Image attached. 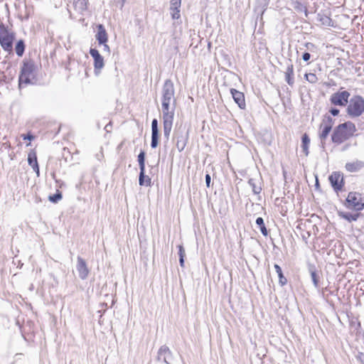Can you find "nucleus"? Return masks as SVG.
Instances as JSON below:
<instances>
[{"label":"nucleus","instance_id":"obj_1","mask_svg":"<svg viewBox=\"0 0 364 364\" xmlns=\"http://www.w3.org/2000/svg\"><path fill=\"white\" fill-rule=\"evenodd\" d=\"M357 129L354 123L350 121L346 122L336 126L331 134L333 143L339 145L354 136Z\"/></svg>","mask_w":364,"mask_h":364},{"label":"nucleus","instance_id":"obj_2","mask_svg":"<svg viewBox=\"0 0 364 364\" xmlns=\"http://www.w3.org/2000/svg\"><path fill=\"white\" fill-rule=\"evenodd\" d=\"M37 66L35 61L32 59H25L23 61V65L18 76V86L21 88L30 84H34L33 82L36 78Z\"/></svg>","mask_w":364,"mask_h":364},{"label":"nucleus","instance_id":"obj_3","mask_svg":"<svg viewBox=\"0 0 364 364\" xmlns=\"http://www.w3.org/2000/svg\"><path fill=\"white\" fill-rule=\"evenodd\" d=\"M164 136L168 141L171 132L176 105L161 103Z\"/></svg>","mask_w":364,"mask_h":364},{"label":"nucleus","instance_id":"obj_4","mask_svg":"<svg viewBox=\"0 0 364 364\" xmlns=\"http://www.w3.org/2000/svg\"><path fill=\"white\" fill-rule=\"evenodd\" d=\"M364 112V99L360 95H355L348 101L346 108L347 114L352 118L360 117Z\"/></svg>","mask_w":364,"mask_h":364},{"label":"nucleus","instance_id":"obj_5","mask_svg":"<svg viewBox=\"0 0 364 364\" xmlns=\"http://www.w3.org/2000/svg\"><path fill=\"white\" fill-rule=\"evenodd\" d=\"M15 39V33L10 31L3 23H0V45L7 52H11L13 42Z\"/></svg>","mask_w":364,"mask_h":364},{"label":"nucleus","instance_id":"obj_6","mask_svg":"<svg viewBox=\"0 0 364 364\" xmlns=\"http://www.w3.org/2000/svg\"><path fill=\"white\" fill-rule=\"evenodd\" d=\"M334 124V120L330 115L326 114L320 124V132L318 134L321 146L322 149H325L326 139H327L329 133L331 132Z\"/></svg>","mask_w":364,"mask_h":364},{"label":"nucleus","instance_id":"obj_7","mask_svg":"<svg viewBox=\"0 0 364 364\" xmlns=\"http://www.w3.org/2000/svg\"><path fill=\"white\" fill-rule=\"evenodd\" d=\"M345 205L348 209L362 210L364 208V197L359 193L350 192L346 199Z\"/></svg>","mask_w":364,"mask_h":364},{"label":"nucleus","instance_id":"obj_8","mask_svg":"<svg viewBox=\"0 0 364 364\" xmlns=\"http://www.w3.org/2000/svg\"><path fill=\"white\" fill-rule=\"evenodd\" d=\"M175 89L173 82L166 80L161 90V103L176 105Z\"/></svg>","mask_w":364,"mask_h":364},{"label":"nucleus","instance_id":"obj_9","mask_svg":"<svg viewBox=\"0 0 364 364\" xmlns=\"http://www.w3.org/2000/svg\"><path fill=\"white\" fill-rule=\"evenodd\" d=\"M350 92L344 91H338L333 93L330 97V102L335 106L346 107L349 101Z\"/></svg>","mask_w":364,"mask_h":364},{"label":"nucleus","instance_id":"obj_10","mask_svg":"<svg viewBox=\"0 0 364 364\" xmlns=\"http://www.w3.org/2000/svg\"><path fill=\"white\" fill-rule=\"evenodd\" d=\"M331 186L336 192L342 189L343 186V178L339 172H333L328 178Z\"/></svg>","mask_w":364,"mask_h":364},{"label":"nucleus","instance_id":"obj_11","mask_svg":"<svg viewBox=\"0 0 364 364\" xmlns=\"http://www.w3.org/2000/svg\"><path fill=\"white\" fill-rule=\"evenodd\" d=\"M77 260L76 269L78 272L79 277L82 280L86 279L90 273L86 262L80 256L77 257Z\"/></svg>","mask_w":364,"mask_h":364},{"label":"nucleus","instance_id":"obj_12","mask_svg":"<svg viewBox=\"0 0 364 364\" xmlns=\"http://www.w3.org/2000/svg\"><path fill=\"white\" fill-rule=\"evenodd\" d=\"M173 354L169 348L166 346L160 347L158 351L157 360L163 361L166 364H171L170 360H172Z\"/></svg>","mask_w":364,"mask_h":364},{"label":"nucleus","instance_id":"obj_13","mask_svg":"<svg viewBox=\"0 0 364 364\" xmlns=\"http://www.w3.org/2000/svg\"><path fill=\"white\" fill-rule=\"evenodd\" d=\"M90 54L94 60L95 70H100L105 65L103 57L96 48H90Z\"/></svg>","mask_w":364,"mask_h":364},{"label":"nucleus","instance_id":"obj_14","mask_svg":"<svg viewBox=\"0 0 364 364\" xmlns=\"http://www.w3.org/2000/svg\"><path fill=\"white\" fill-rule=\"evenodd\" d=\"M159 129L158 127V120L154 119L151 122V146L152 149H155L159 145Z\"/></svg>","mask_w":364,"mask_h":364},{"label":"nucleus","instance_id":"obj_15","mask_svg":"<svg viewBox=\"0 0 364 364\" xmlns=\"http://www.w3.org/2000/svg\"><path fill=\"white\" fill-rule=\"evenodd\" d=\"M175 138L176 139V146L178 150L182 151L188 142V132L183 134L182 132H177L175 133Z\"/></svg>","mask_w":364,"mask_h":364},{"label":"nucleus","instance_id":"obj_16","mask_svg":"<svg viewBox=\"0 0 364 364\" xmlns=\"http://www.w3.org/2000/svg\"><path fill=\"white\" fill-rule=\"evenodd\" d=\"M230 93L234 101L237 104L238 107L240 109H245L246 104L244 94L234 88L230 89Z\"/></svg>","mask_w":364,"mask_h":364},{"label":"nucleus","instance_id":"obj_17","mask_svg":"<svg viewBox=\"0 0 364 364\" xmlns=\"http://www.w3.org/2000/svg\"><path fill=\"white\" fill-rule=\"evenodd\" d=\"M308 271L311 275L314 286L316 288H318L319 287V279L321 275L320 271H318L316 267L313 264H308Z\"/></svg>","mask_w":364,"mask_h":364},{"label":"nucleus","instance_id":"obj_18","mask_svg":"<svg viewBox=\"0 0 364 364\" xmlns=\"http://www.w3.org/2000/svg\"><path fill=\"white\" fill-rule=\"evenodd\" d=\"M97 32L95 35L96 40L99 44H105L108 41V35L102 24L97 26Z\"/></svg>","mask_w":364,"mask_h":364},{"label":"nucleus","instance_id":"obj_19","mask_svg":"<svg viewBox=\"0 0 364 364\" xmlns=\"http://www.w3.org/2000/svg\"><path fill=\"white\" fill-rule=\"evenodd\" d=\"M285 80L289 85L293 86L294 83V65L290 63L288 65L285 72Z\"/></svg>","mask_w":364,"mask_h":364},{"label":"nucleus","instance_id":"obj_20","mask_svg":"<svg viewBox=\"0 0 364 364\" xmlns=\"http://www.w3.org/2000/svg\"><path fill=\"white\" fill-rule=\"evenodd\" d=\"M364 167V162L361 161H356L354 162L347 163L346 168L350 172H355L360 170Z\"/></svg>","mask_w":364,"mask_h":364},{"label":"nucleus","instance_id":"obj_21","mask_svg":"<svg viewBox=\"0 0 364 364\" xmlns=\"http://www.w3.org/2000/svg\"><path fill=\"white\" fill-rule=\"evenodd\" d=\"M248 184L252 188L254 194H259L262 191L261 181L259 179L250 178L248 181Z\"/></svg>","mask_w":364,"mask_h":364},{"label":"nucleus","instance_id":"obj_22","mask_svg":"<svg viewBox=\"0 0 364 364\" xmlns=\"http://www.w3.org/2000/svg\"><path fill=\"white\" fill-rule=\"evenodd\" d=\"M338 214L341 218H343L348 222L356 221L360 216V213H358L353 214L350 213L340 211Z\"/></svg>","mask_w":364,"mask_h":364},{"label":"nucleus","instance_id":"obj_23","mask_svg":"<svg viewBox=\"0 0 364 364\" xmlns=\"http://www.w3.org/2000/svg\"><path fill=\"white\" fill-rule=\"evenodd\" d=\"M139 184L140 186H151V178L145 175V169H143V171L140 170L139 176Z\"/></svg>","mask_w":364,"mask_h":364},{"label":"nucleus","instance_id":"obj_24","mask_svg":"<svg viewBox=\"0 0 364 364\" xmlns=\"http://www.w3.org/2000/svg\"><path fill=\"white\" fill-rule=\"evenodd\" d=\"M301 148L303 150V152L305 154L306 156L309 155V146L310 144V138L308 136L307 134H304L301 136Z\"/></svg>","mask_w":364,"mask_h":364},{"label":"nucleus","instance_id":"obj_25","mask_svg":"<svg viewBox=\"0 0 364 364\" xmlns=\"http://www.w3.org/2000/svg\"><path fill=\"white\" fill-rule=\"evenodd\" d=\"M73 4L77 11L82 12L87 8V0H74Z\"/></svg>","mask_w":364,"mask_h":364},{"label":"nucleus","instance_id":"obj_26","mask_svg":"<svg viewBox=\"0 0 364 364\" xmlns=\"http://www.w3.org/2000/svg\"><path fill=\"white\" fill-rule=\"evenodd\" d=\"M25 43L23 40H19L16 42L15 46V51L18 57H21L25 51Z\"/></svg>","mask_w":364,"mask_h":364},{"label":"nucleus","instance_id":"obj_27","mask_svg":"<svg viewBox=\"0 0 364 364\" xmlns=\"http://www.w3.org/2000/svg\"><path fill=\"white\" fill-rule=\"evenodd\" d=\"M256 225L257 226V228L259 229V230L261 231L262 234L264 235V236H267L268 235V230L264 225V220L261 217H258L257 219H256Z\"/></svg>","mask_w":364,"mask_h":364},{"label":"nucleus","instance_id":"obj_28","mask_svg":"<svg viewBox=\"0 0 364 364\" xmlns=\"http://www.w3.org/2000/svg\"><path fill=\"white\" fill-rule=\"evenodd\" d=\"M274 267L275 269L276 272L278 274L280 284L282 286L285 285L287 283V279L284 277V274L282 273V268L280 267L279 265H278L277 264H275L274 265Z\"/></svg>","mask_w":364,"mask_h":364},{"label":"nucleus","instance_id":"obj_29","mask_svg":"<svg viewBox=\"0 0 364 364\" xmlns=\"http://www.w3.org/2000/svg\"><path fill=\"white\" fill-rule=\"evenodd\" d=\"M145 156L146 154L144 151H141L138 155V162L139 166V169L143 171V169H145Z\"/></svg>","mask_w":364,"mask_h":364},{"label":"nucleus","instance_id":"obj_30","mask_svg":"<svg viewBox=\"0 0 364 364\" xmlns=\"http://www.w3.org/2000/svg\"><path fill=\"white\" fill-rule=\"evenodd\" d=\"M62 193L59 191H57L55 194L49 196L48 200L52 203H57L62 198Z\"/></svg>","mask_w":364,"mask_h":364},{"label":"nucleus","instance_id":"obj_31","mask_svg":"<svg viewBox=\"0 0 364 364\" xmlns=\"http://www.w3.org/2000/svg\"><path fill=\"white\" fill-rule=\"evenodd\" d=\"M35 161L38 162L36 154L34 151H31L28 155V163L33 167Z\"/></svg>","mask_w":364,"mask_h":364},{"label":"nucleus","instance_id":"obj_32","mask_svg":"<svg viewBox=\"0 0 364 364\" xmlns=\"http://www.w3.org/2000/svg\"><path fill=\"white\" fill-rule=\"evenodd\" d=\"M305 79L310 83L314 84L318 81V77L314 73H306L304 75Z\"/></svg>","mask_w":364,"mask_h":364},{"label":"nucleus","instance_id":"obj_33","mask_svg":"<svg viewBox=\"0 0 364 364\" xmlns=\"http://www.w3.org/2000/svg\"><path fill=\"white\" fill-rule=\"evenodd\" d=\"M304 47L309 52H311V53H317V51H318L317 46L311 42H307V43H304Z\"/></svg>","mask_w":364,"mask_h":364},{"label":"nucleus","instance_id":"obj_34","mask_svg":"<svg viewBox=\"0 0 364 364\" xmlns=\"http://www.w3.org/2000/svg\"><path fill=\"white\" fill-rule=\"evenodd\" d=\"M180 8L181 7H178L176 9H170L171 11V17H172L173 19H178L181 17V15H180Z\"/></svg>","mask_w":364,"mask_h":364},{"label":"nucleus","instance_id":"obj_35","mask_svg":"<svg viewBox=\"0 0 364 364\" xmlns=\"http://www.w3.org/2000/svg\"><path fill=\"white\" fill-rule=\"evenodd\" d=\"M171 7L170 9H176L178 7H181V0H171Z\"/></svg>","mask_w":364,"mask_h":364},{"label":"nucleus","instance_id":"obj_36","mask_svg":"<svg viewBox=\"0 0 364 364\" xmlns=\"http://www.w3.org/2000/svg\"><path fill=\"white\" fill-rule=\"evenodd\" d=\"M178 254L179 257H186V251H185L183 246L182 245H178Z\"/></svg>","mask_w":364,"mask_h":364},{"label":"nucleus","instance_id":"obj_37","mask_svg":"<svg viewBox=\"0 0 364 364\" xmlns=\"http://www.w3.org/2000/svg\"><path fill=\"white\" fill-rule=\"evenodd\" d=\"M32 168L35 171V173H36L37 176H40V170H39V166H38V162L35 161L34 165L32 167Z\"/></svg>","mask_w":364,"mask_h":364},{"label":"nucleus","instance_id":"obj_38","mask_svg":"<svg viewBox=\"0 0 364 364\" xmlns=\"http://www.w3.org/2000/svg\"><path fill=\"white\" fill-rule=\"evenodd\" d=\"M311 58V54L309 52H304L302 55V60L305 62H307Z\"/></svg>","mask_w":364,"mask_h":364},{"label":"nucleus","instance_id":"obj_39","mask_svg":"<svg viewBox=\"0 0 364 364\" xmlns=\"http://www.w3.org/2000/svg\"><path fill=\"white\" fill-rule=\"evenodd\" d=\"M257 3L262 6V8H265L267 6L269 0H257Z\"/></svg>","mask_w":364,"mask_h":364},{"label":"nucleus","instance_id":"obj_40","mask_svg":"<svg viewBox=\"0 0 364 364\" xmlns=\"http://www.w3.org/2000/svg\"><path fill=\"white\" fill-rule=\"evenodd\" d=\"M329 112L333 115V116H337L339 114V109H337V108H334V107H332L329 109Z\"/></svg>","mask_w":364,"mask_h":364},{"label":"nucleus","instance_id":"obj_41","mask_svg":"<svg viewBox=\"0 0 364 364\" xmlns=\"http://www.w3.org/2000/svg\"><path fill=\"white\" fill-rule=\"evenodd\" d=\"M22 137H23V139L24 140H29V141H31L34 139V136L31 134H23L22 135Z\"/></svg>","mask_w":364,"mask_h":364},{"label":"nucleus","instance_id":"obj_42","mask_svg":"<svg viewBox=\"0 0 364 364\" xmlns=\"http://www.w3.org/2000/svg\"><path fill=\"white\" fill-rule=\"evenodd\" d=\"M211 177L209 173L205 175V184L207 187L210 186Z\"/></svg>","mask_w":364,"mask_h":364},{"label":"nucleus","instance_id":"obj_43","mask_svg":"<svg viewBox=\"0 0 364 364\" xmlns=\"http://www.w3.org/2000/svg\"><path fill=\"white\" fill-rule=\"evenodd\" d=\"M357 358L362 363L364 364V353H360L358 356H357Z\"/></svg>","mask_w":364,"mask_h":364},{"label":"nucleus","instance_id":"obj_44","mask_svg":"<svg viewBox=\"0 0 364 364\" xmlns=\"http://www.w3.org/2000/svg\"><path fill=\"white\" fill-rule=\"evenodd\" d=\"M102 45H103V50H104V51H106L108 53H110V48H109V46L107 44V43H105V44H102Z\"/></svg>","mask_w":364,"mask_h":364},{"label":"nucleus","instance_id":"obj_45","mask_svg":"<svg viewBox=\"0 0 364 364\" xmlns=\"http://www.w3.org/2000/svg\"><path fill=\"white\" fill-rule=\"evenodd\" d=\"M184 257H179V263L181 267H184Z\"/></svg>","mask_w":364,"mask_h":364},{"label":"nucleus","instance_id":"obj_46","mask_svg":"<svg viewBox=\"0 0 364 364\" xmlns=\"http://www.w3.org/2000/svg\"><path fill=\"white\" fill-rule=\"evenodd\" d=\"M350 146V144H345L343 148H342V151H346L349 149V147Z\"/></svg>","mask_w":364,"mask_h":364},{"label":"nucleus","instance_id":"obj_47","mask_svg":"<svg viewBox=\"0 0 364 364\" xmlns=\"http://www.w3.org/2000/svg\"><path fill=\"white\" fill-rule=\"evenodd\" d=\"M331 21V18H328V17H326L325 18V20L323 21V24H326L327 23L330 22Z\"/></svg>","mask_w":364,"mask_h":364},{"label":"nucleus","instance_id":"obj_48","mask_svg":"<svg viewBox=\"0 0 364 364\" xmlns=\"http://www.w3.org/2000/svg\"><path fill=\"white\" fill-rule=\"evenodd\" d=\"M112 127V124H111V122H109V124H107L106 126H105V129L107 131H109L108 128H110Z\"/></svg>","mask_w":364,"mask_h":364}]
</instances>
